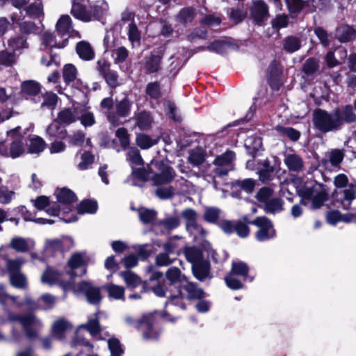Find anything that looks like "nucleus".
Returning <instances> with one entry per match:
<instances>
[{
	"instance_id": "obj_1",
	"label": "nucleus",
	"mask_w": 356,
	"mask_h": 356,
	"mask_svg": "<svg viewBox=\"0 0 356 356\" xmlns=\"http://www.w3.org/2000/svg\"><path fill=\"white\" fill-rule=\"evenodd\" d=\"M291 184L301 197V203L306 205L307 201L311 202L312 209H319L327 200V194L321 184L312 181L304 184L301 178L294 177Z\"/></svg>"
},
{
	"instance_id": "obj_2",
	"label": "nucleus",
	"mask_w": 356,
	"mask_h": 356,
	"mask_svg": "<svg viewBox=\"0 0 356 356\" xmlns=\"http://www.w3.org/2000/svg\"><path fill=\"white\" fill-rule=\"evenodd\" d=\"M156 312L147 313L143 315L140 319H135L130 316L124 318L126 324L142 332L145 339H156L159 332L154 329L156 321Z\"/></svg>"
},
{
	"instance_id": "obj_3",
	"label": "nucleus",
	"mask_w": 356,
	"mask_h": 356,
	"mask_svg": "<svg viewBox=\"0 0 356 356\" xmlns=\"http://www.w3.org/2000/svg\"><path fill=\"white\" fill-rule=\"evenodd\" d=\"M8 320L12 322H19L26 337L31 340L38 337L39 332L43 327L42 321L33 314L18 315L11 313L8 315Z\"/></svg>"
},
{
	"instance_id": "obj_4",
	"label": "nucleus",
	"mask_w": 356,
	"mask_h": 356,
	"mask_svg": "<svg viewBox=\"0 0 356 356\" xmlns=\"http://www.w3.org/2000/svg\"><path fill=\"white\" fill-rule=\"evenodd\" d=\"M204 296L202 289L197 287L195 283L191 282L186 278V280L180 285L178 295L170 296V299L166 302V305L172 304L179 305L181 309H185V305L182 302L184 298L189 300L200 299Z\"/></svg>"
},
{
	"instance_id": "obj_5",
	"label": "nucleus",
	"mask_w": 356,
	"mask_h": 356,
	"mask_svg": "<svg viewBox=\"0 0 356 356\" xmlns=\"http://www.w3.org/2000/svg\"><path fill=\"white\" fill-rule=\"evenodd\" d=\"M337 117L334 111L329 113L322 109H318L313 113L312 122L314 127L323 133L339 130Z\"/></svg>"
},
{
	"instance_id": "obj_6",
	"label": "nucleus",
	"mask_w": 356,
	"mask_h": 356,
	"mask_svg": "<svg viewBox=\"0 0 356 356\" xmlns=\"http://www.w3.org/2000/svg\"><path fill=\"white\" fill-rule=\"evenodd\" d=\"M56 195L58 201L56 205L60 209V215L63 216V220L66 222L76 221L77 218L75 216H67L72 211V204L76 200L74 193L72 191L64 188L57 190Z\"/></svg>"
},
{
	"instance_id": "obj_7",
	"label": "nucleus",
	"mask_w": 356,
	"mask_h": 356,
	"mask_svg": "<svg viewBox=\"0 0 356 356\" xmlns=\"http://www.w3.org/2000/svg\"><path fill=\"white\" fill-rule=\"evenodd\" d=\"M248 271L249 268L245 263L243 261L232 262L231 271L225 278L227 286L234 290L242 288V280H248Z\"/></svg>"
},
{
	"instance_id": "obj_8",
	"label": "nucleus",
	"mask_w": 356,
	"mask_h": 356,
	"mask_svg": "<svg viewBox=\"0 0 356 356\" xmlns=\"http://www.w3.org/2000/svg\"><path fill=\"white\" fill-rule=\"evenodd\" d=\"M132 102L127 95L120 101H116L114 110L106 113L108 121L113 126H118L123 123L122 118L128 117L131 111Z\"/></svg>"
},
{
	"instance_id": "obj_9",
	"label": "nucleus",
	"mask_w": 356,
	"mask_h": 356,
	"mask_svg": "<svg viewBox=\"0 0 356 356\" xmlns=\"http://www.w3.org/2000/svg\"><path fill=\"white\" fill-rule=\"evenodd\" d=\"M257 227L254 237L259 242L267 241L276 236L273 222L265 216L257 217L250 222Z\"/></svg>"
},
{
	"instance_id": "obj_10",
	"label": "nucleus",
	"mask_w": 356,
	"mask_h": 356,
	"mask_svg": "<svg viewBox=\"0 0 356 356\" xmlns=\"http://www.w3.org/2000/svg\"><path fill=\"white\" fill-rule=\"evenodd\" d=\"M235 159V153L232 151H227L218 156L213 161L215 168L213 170V177H222L227 175L232 170V162Z\"/></svg>"
},
{
	"instance_id": "obj_11",
	"label": "nucleus",
	"mask_w": 356,
	"mask_h": 356,
	"mask_svg": "<svg viewBox=\"0 0 356 356\" xmlns=\"http://www.w3.org/2000/svg\"><path fill=\"white\" fill-rule=\"evenodd\" d=\"M334 201L344 210L350 209L352 202L356 198V188L350 184L344 189H335L332 193Z\"/></svg>"
},
{
	"instance_id": "obj_12",
	"label": "nucleus",
	"mask_w": 356,
	"mask_h": 356,
	"mask_svg": "<svg viewBox=\"0 0 356 356\" xmlns=\"http://www.w3.org/2000/svg\"><path fill=\"white\" fill-rule=\"evenodd\" d=\"M155 166L160 172L156 173L152 178L154 185L167 184L175 177V172L169 165L163 162H156L155 163Z\"/></svg>"
},
{
	"instance_id": "obj_13",
	"label": "nucleus",
	"mask_w": 356,
	"mask_h": 356,
	"mask_svg": "<svg viewBox=\"0 0 356 356\" xmlns=\"http://www.w3.org/2000/svg\"><path fill=\"white\" fill-rule=\"evenodd\" d=\"M88 259L84 254H74L68 261V266L72 270V276H82L86 273Z\"/></svg>"
},
{
	"instance_id": "obj_14",
	"label": "nucleus",
	"mask_w": 356,
	"mask_h": 356,
	"mask_svg": "<svg viewBox=\"0 0 356 356\" xmlns=\"http://www.w3.org/2000/svg\"><path fill=\"white\" fill-rule=\"evenodd\" d=\"M72 22L70 16L63 15L60 17L56 24V30L63 37L67 35L65 38V42H68L69 38L80 39L79 33L72 29Z\"/></svg>"
},
{
	"instance_id": "obj_15",
	"label": "nucleus",
	"mask_w": 356,
	"mask_h": 356,
	"mask_svg": "<svg viewBox=\"0 0 356 356\" xmlns=\"http://www.w3.org/2000/svg\"><path fill=\"white\" fill-rule=\"evenodd\" d=\"M63 275L62 273L48 267L43 273L41 277V281L42 283L48 284L49 285L58 284L65 291H66L70 289V283L69 282H63L62 280Z\"/></svg>"
},
{
	"instance_id": "obj_16",
	"label": "nucleus",
	"mask_w": 356,
	"mask_h": 356,
	"mask_svg": "<svg viewBox=\"0 0 356 356\" xmlns=\"http://www.w3.org/2000/svg\"><path fill=\"white\" fill-rule=\"evenodd\" d=\"M78 290L85 294L87 300L90 304H98L102 299L100 289L95 287L87 282H80L78 286Z\"/></svg>"
},
{
	"instance_id": "obj_17",
	"label": "nucleus",
	"mask_w": 356,
	"mask_h": 356,
	"mask_svg": "<svg viewBox=\"0 0 356 356\" xmlns=\"http://www.w3.org/2000/svg\"><path fill=\"white\" fill-rule=\"evenodd\" d=\"M71 13L75 18L83 22L92 20L91 12L86 8V0H72Z\"/></svg>"
},
{
	"instance_id": "obj_18",
	"label": "nucleus",
	"mask_w": 356,
	"mask_h": 356,
	"mask_svg": "<svg viewBox=\"0 0 356 356\" xmlns=\"http://www.w3.org/2000/svg\"><path fill=\"white\" fill-rule=\"evenodd\" d=\"M335 116L337 117L338 126L339 129L345 123H352L356 121V114L354 112L351 105H346L341 108H337L333 110Z\"/></svg>"
},
{
	"instance_id": "obj_19",
	"label": "nucleus",
	"mask_w": 356,
	"mask_h": 356,
	"mask_svg": "<svg viewBox=\"0 0 356 356\" xmlns=\"http://www.w3.org/2000/svg\"><path fill=\"white\" fill-rule=\"evenodd\" d=\"M32 202L36 209L44 210L49 216H58L60 215V209L57 207L56 203L51 204L49 198L46 196H40Z\"/></svg>"
},
{
	"instance_id": "obj_20",
	"label": "nucleus",
	"mask_w": 356,
	"mask_h": 356,
	"mask_svg": "<svg viewBox=\"0 0 356 356\" xmlns=\"http://www.w3.org/2000/svg\"><path fill=\"white\" fill-rule=\"evenodd\" d=\"M35 242L31 238H25L23 237L13 238L8 247L13 249L17 252H27L34 248Z\"/></svg>"
},
{
	"instance_id": "obj_21",
	"label": "nucleus",
	"mask_w": 356,
	"mask_h": 356,
	"mask_svg": "<svg viewBox=\"0 0 356 356\" xmlns=\"http://www.w3.org/2000/svg\"><path fill=\"white\" fill-rule=\"evenodd\" d=\"M186 243L182 237L175 236L169 238L162 245L163 249L167 253L180 254L182 249L184 250Z\"/></svg>"
},
{
	"instance_id": "obj_22",
	"label": "nucleus",
	"mask_w": 356,
	"mask_h": 356,
	"mask_svg": "<svg viewBox=\"0 0 356 356\" xmlns=\"http://www.w3.org/2000/svg\"><path fill=\"white\" fill-rule=\"evenodd\" d=\"M24 152V144L21 140H14L8 150L3 143H0V154L13 159L20 156Z\"/></svg>"
},
{
	"instance_id": "obj_23",
	"label": "nucleus",
	"mask_w": 356,
	"mask_h": 356,
	"mask_svg": "<svg viewBox=\"0 0 356 356\" xmlns=\"http://www.w3.org/2000/svg\"><path fill=\"white\" fill-rule=\"evenodd\" d=\"M79 113H81V110L79 107L63 108L58 113L57 116V120L60 124H72L76 122L79 118Z\"/></svg>"
},
{
	"instance_id": "obj_24",
	"label": "nucleus",
	"mask_w": 356,
	"mask_h": 356,
	"mask_svg": "<svg viewBox=\"0 0 356 356\" xmlns=\"http://www.w3.org/2000/svg\"><path fill=\"white\" fill-rule=\"evenodd\" d=\"M150 177L149 172L144 168L133 170L131 174L125 180V183L131 186H141Z\"/></svg>"
},
{
	"instance_id": "obj_25",
	"label": "nucleus",
	"mask_w": 356,
	"mask_h": 356,
	"mask_svg": "<svg viewBox=\"0 0 356 356\" xmlns=\"http://www.w3.org/2000/svg\"><path fill=\"white\" fill-rule=\"evenodd\" d=\"M251 15L257 23H261L268 17V6L264 1L257 0L253 2Z\"/></svg>"
},
{
	"instance_id": "obj_26",
	"label": "nucleus",
	"mask_w": 356,
	"mask_h": 356,
	"mask_svg": "<svg viewBox=\"0 0 356 356\" xmlns=\"http://www.w3.org/2000/svg\"><path fill=\"white\" fill-rule=\"evenodd\" d=\"M192 272L194 277L202 282L207 278H211L210 273V264L209 262L205 259L197 264L193 265Z\"/></svg>"
},
{
	"instance_id": "obj_27",
	"label": "nucleus",
	"mask_w": 356,
	"mask_h": 356,
	"mask_svg": "<svg viewBox=\"0 0 356 356\" xmlns=\"http://www.w3.org/2000/svg\"><path fill=\"white\" fill-rule=\"evenodd\" d=\"M71 325L64 319H59L55 321L52 325L51 334L54 337L58 340L65 338L66 332L71 328Z\"/></svg>"
},
{
	"instance_id": "obj_28",
	"label": "nucleus",
	"mask_w": 356,
	"mask_h": 356,
	"mask_svg": "<svg viewBox=\"0 0 356 356\" xmlns=\"http://www.w3.org/2000/svg\"><path fill=\"white\" fill-rule=\"evenodd\" d=\"M182 252L184 253L186 260L190 262L192 266L197 264L204 260L202 252L195 247H184Z\"/></svg>"
},
{
	"instance_id": "obj_29",
	"label": "nucleus",
	"mask_w": 356,
	"mask_h": 356,
	"mask_svg": "<svg viewBox=\"0 0 356 356\" xmlns=\"http://www.w3.org/2000/svg\"><path fill=\"white\" fill-rule=\"evenodd\" d=\"M162 56L161 55L152 54L145 58L144 68L147 73H156L161 69V60Z\"/></svg>"
},
{
	"instance_id": "obj_30",
	"label": "nucleus",
	"mask_w": 356,
	"mask_h": 356,
	"mask_svg": "<svg viewBox=\"0 0 356 356\" xmlns=\"http://www.w3.org/2000/svg\"><path fill=\"white\" fill-rule=\"evenodd\" d=\"M58 120L51 123L46 129L47 135L51 138L65 139L67 137L66 130L60 125Z\"/></svg>"
},
{
	"instance_id": "obj_31",
	"label": "nucleus",
	"mask_w": 356,
	"mask_h": 356,
	"mask_svg": "<svg viewBox=\"0 0 356 356\" xmlns=\"http://www.w3.org/2000/svg\"><path fill=\"white\" fill-rule=\"evenodd\" d=\"M344 158V152L339 149H333L325 154V163H329L334 168H339Z\"/></svg>"
},
{
	"instance_id": "obj_32",
	"label": "nucleus",
	"mask_w": 356,
	"mask_h": 356,
	"mask_svg": "<svg viewBox=\"0 0 356 356\" xmlns=\"http://www.w3.org/2000/svg\"><path fill=\"white\" fill-rule=\"evenodd\" d=\"M186 228L190 235L193 237V240L197 243L203 241L207 234V231L202 225H199L197 222L190 225Z\"/></svg>"
},
{
	"instance_id": "obj_33",
	"label": "nucleus",
	"mask_w": 356,
	"mask_h": 356,
	"mask_svg": "<svg viewBox=\"0 0 356 356\" xmlns=\"http://www.w3.org/2000/svg\"><path fill=\"white\" fill-rule=\"evenodd\" d=\"M284 163L290 170L298 172L303 168V161L300 156L289 154L285 156Z\"/></svg>"
},
{
	"instance_id": "obj_34",
	"label": "nucleus",
	"mask_w": 356,
	"mask_h": 356,
	"mask_svg": "<svg viewBox=\"0 0 356 356\" xmlns=\"http://www.w3.org/2000/svg\"><path fill=\"white\" fill-rule=\"evenodd\" d=\"M355 31L350 26H342L337 29L336 36L341 42H348L355 36Z\"/></svg>"
},
{
	"instance_id": "obj_35",
	"label": "nucleus",
	"mask_w": 356,
	"mask_h": 356,
	"mask_svg": "<svg viewBox=\"0 0 356 356\" xmlns=\"http://www.w3.org/2000/svg\"><path fill=\"white\" fill-rule=\"evenodd\" d=\"M165 277L171 284L179 283L181 284L187 278L183 275L177 267H171L165 272Z\"/></svg>"
},
{
	"instance_id": "obj_36",
	"label": "nucleus",
	"mask_w": 356,
	"mask_h": 356,
	"mask_svg": "<svg viewBox=\"0 0 356 356\" xmlns=\"http://www.w3.org/2000/svg\"><path fill=\"white\" fill-rule=\"evenodd\" d=\"M27 145L29 153L40 154L44 149L45 142L42 138L36 136L31 138Z\"/></svg>"
},
{
	"instance_id": "obj_37",
	"label": "nucleus",
	"mask_w": 356,
	"mask_h": 356,
	"mask_svg": "<svg viewBox=\"0 0 356 356\" xmlns=\"http://www.w3.org/2000/svg\"><path fill=\"white\" fill-rule=\"evenodd\" d=\"M108 9V4L104 1H97L90 6L92 20L99 19Z\"/></svg>"
},
{
	"instance_id": "obj_38",
	"label": "nucleus",
	"mask_w": 356,
	"mask_h": 356,
	"mask_svg": "<svg viewBox=\"0 0 356 356\" xmlns=\"http://www.w3.org/2000/svg\"><path fill=\"white\" fill-rule=\"evenodd\" d=\"M119 275L128 287L136 288L141 283L140 277L131 271H122Z\"/></svg>"
},
{
	"instance_id": "obj_39",
	"label": "nucleus",
	"mask_w": 356,
	"mask_h": 356,
	"mask_svg": "<svg viewBox=\"0 0 356 356\" xmlns=\"http://www.w3.org/2000/svg\"><path fill=\"white\" fill-rule=\"evenodd\" d=\"M221 211L216 207L205 208L203 218L209 223L218 224L220 217Z\"/></svg>"
},
{
	"instance_id": "obj_40",
	"label": "nucleus",
	"mask_w": 356,
	"mask_h": 356,
	"mask_svg": "<svg viewBox=\"0 0 356 356\" xmlns=\"http://www.w3.org/2000/svg\"><path fill=\"white\" fill-rule=\"evenodd\" d=\"M40 91V85L34 81H26L22 84V92L29 96H35Z\"/></svg>"
},
{
	"instance_id": "obj_41",
	"label": "nucleus",
	"mask_w": 356,
	"mask_h": 356,
	"mask_svg": "<svg viewBox=\"0 0 356 356\" xmlns=\"http://www.w3.org/2000/svg\"><path fill=\"white\" fill-rule=\"evenodd\" d=\"M127 161L132 168L137 165H143V160L139 151L135 147L129 148L127 153Z\"/></svg>"
},
{
	"instance_id": "obj_42",
	"label": "nucleus",
	"mask_w": 356,
	"mask_h": 356,
	"mask_svg": "<svg viewBox=\"0 0 356 356\" xmlns=\"http://www.w3.org/2000/svg\"><path fill=\"white\" fill-rule=\"evenodd\" d=\"M158 140L152 139L150 136L140 134L136 136V145L143 149H147L157 143Z\"/></svg>"
},
{
	"instance_id": "obj_43",
	"label": "nucleus",
	"mask_w": 356,
	"mask_h": 356,
	"mask_svg": "<svg viewBox=\"0 0 356 356\" xmlns=\"http://www.w3.org/2000/svg\"><path fill=\"white\" fill-rule=\"evenodd\" d=\"M135 118L138 127L143 130L149 128L152 122L150 114L145 111L139 113Z\"/></svg>"
},
{
	"instance_id": "obj_44",
	"label": "nucleus",
	"mask_w": 356,
	"mask_h": 356,
	"mask_svg": "<svg viewBox=\"0 0 356 356\" xmlns=\"http://www.w3.org/2000/svg\"><path fill=\"white\" fill-rule=\"evenodd\" d=\"M127 36L130 42L134 43H140L141 33L138 30L137 25L134 22H131L129 23V25L127 28Z\"/></svg>"
},
{
	"instance_id": "obj_45",
	"label": "nucleus",
	"mask_w": 356,
	"mask_h": 356,
	"mask_svg": "<svg viewBox=\"0 0 356 356\" xmlns=\"http://www.w3.org/2000/svg\"><path fill=\"white\" fill-rule=\"evenodd\" d=\"M106 291L110 298L115 300H124V289L123 286L110 284L106 286Z\"/></svg>"
},
{
	"instance_id": "obj_46",
	"label": "nucleus",
	"mask_w": 356,
	"mask_h": 356,
	"mask_svg": "<svg viewBox=\"0 0 356 356\" xmlns=\"http://www.w3.org/2000/svg\"><path fill=\"white\" fill-rule=\"evenodd\" d=\"M275 129L281 136H286L293 141H297L300 137V131L292 127L277 126Z\"/></svg>"
},
{
	"instance_id": "obj_47",
	"label": "nucleus",
	"mask_w": 356,
	"mask_h": 356,
	"mask_svg": "<svg viewBox=\"0 0 356 356\" xmlns=\"http://www.w3.org/2000/svg\"><path fill=\"white\" fill-rule=\"evenodd\" d=\"M26 15L30 17H39L42 15L43 6L40 0H37L25 8Z\"/></svg>"
},
{
	"instance_id": "obj_48",
	"label": "nucleus",
	"mask_w": 356,
	"mask_h": 356,
	"mask_svg": "<svg viewBox=\"0 0 356 356\" xmlns=\"http://www.w3.org/2000/svg\"><path fill=\"white\" fill-rule=\"evenodd\" d=\"M264 209L267 213H279L284 209L283 201L280 198H273L266 202Z\"/></svg>"
},
{
	"instance_id": "obj_49",
	"label": "nucleus",
	"mask_w": 356,
	"mask_h": 356,
	"mask_svg": "<svg viewBox=\"0 0 356 356\" xmlns=\"http://www.w3.org/2000/svg\"><path fill=\"white\" fill-rule=\"evenodd\" d=\"M319 69V62L314 58L307 59L303 66L302 72L307 76L314 74Z\"/></svg>"
},
{
	"instance_id": "obj_50",
	"label": "nucleus",
	"mask_w": 356,
	"mask_h": 356,
	"mask_svg": "<svg viewBox=\"0 0 356 356\" xmlns=\"http://www.w3.org/2000/svg\"><path fill=\"white\" fill-rule=\"evenodd\" d=\"M180 224L179 220L177 217L166 218L159 222L158 225L162 232L170 231L177 227Z\"/></svg>"
},
{
	"instance_id": "obj_51",
	"label": "nucleus",
	"mask_w": 356,
	"mask_h": 356,
	"mask_svg": "<svg viewBox=\"0 0 356 356\" xmlns=\"http://www.w3.org/2000/svg\"><path fill=\"white\" fill-rule=\"evenodd\" d=\"M97 209V203L93 200H83L78 207V213L80 214L94 213Z\"/></svg>"
},
{
	"instance_id": "obj_52",
	"label": "nucleus",
	"mask_w": 356,
	"mask_h": 356,
	"mask_svg": "<svg viewBox=\"0 0 356 356\" xmlns=\"http://www.w3.org/2000/svg\"><path fill=\"white\" fill-rule=\"evenodd\" d=\"M76 51L82 60H90L95 58V53L91 46H76Z\"/></svg>"
},
{
	"instance_id": "obj_53",
	"label": "nucleus",
	"mask_w": 356,
	"mask_h": 356,
	"mask_svg": "<svg viewBox=\"0 0 356 356\" xmlns=\"http://www.w3.org/2000/svg\"><path fill=\"white\" fill-rule=\"evenodd\" d=\"M64 241L61 239L47 240L45 249L47 251L54 253L56 252H63L64 250Z\"/></svg>"
},
{
	"instance_id": "obj_54",
	"label": "nucleus",
	"mask_w": 356,
	"mask_h": 356,
	"mask_svg": "<svg viewBox=\"0 0 356 356\" xmlns=\"http://www.w3.org/2000/svg\"><path fill=\"white\" fill-rule=\"evenodd\" d=\"M247 218L244 217L243 221L242 220H236V226L234 229V233H236L238 236L241 238H246L249 236L250 230V228L246 223Z\"/></svg>"
},
{
	"instance_id": "obj_55",
	"label": "nucleus",
	"mask_w": 356,
	"mask_h": 356,
	"mask_svg": "<svg viewBox=\"0 0 356 356\" xmlns=\"http://www.w3.org/2000/svg\"><path fill=\"white\" fill-rule=\"evenodd\" d=\"M156 214V212L152 209L145 208L138 209L139 218L144 224L152 222L155 220Z\"/></svg>"
},
{
	"instance_id": "obj_56",
	"label": "nucleus",
	"mask_w": 356,
	"mask_h": 356,
	"mask_svg": "<svg viewBox=\"0 0 356 356\" xmlns=\"http://www.w3.org/2000/svg\"><path fill=\"white\" fill-rule=\"evenodd\" d=\"M11 284L19 289H26L28 285L27 280L24 275L21 272L15 274H11L10 276Z\"/></svg>"
},
{
	"instance_id": "obj_57",
	"label": "nucleus",
	"mask_w": 356,
	"mask_h": 356,
	"mask_svg": "<svg viewBox=\"0 0 356 356\" xmlns=\"http://www.w3.org/2000/svg\"><path fill=\"white\" fill-rule=\"evenodd\" d=\"M115 136L118 139L120 145L123 149L128 147L130 143V135L127 130L124 127L118 128L115 131Z\"/></svg>"
},
{
	"instance_id": "obj_58",
	"label": "nucleus",
	"mask_w": 356,
	"mask_h": 356,
	"mask_svg": "<svg viewBox=\"0 0 356 356\" xmlns=\"http://www.w3.org/2000/svg\"><path fill=\"white\" fill-rule=\"evenodd\" d=\"M146 94L152 99H159L161 97L160 83L157 81L149 83L145 88Z\"/></svg>"
},
{
	"instance_id": "obj_59",
	"label": "nucleus",
	"mask_w": 356,
	"mask_h": 356,
	"mask_svg": "<svg viewBox=\"0 0 356 356\" xmlns=\"http://www.w3.org/2000/svg\"><path fill=\"white\" fill-rule=\"evenodd\" d=\"M81 327L86 328L90 334L95 337H97L102 330L96 317L92 319H89L88 323L82 325Z\"/></svg>"
},
{
	"instance_id": "obj_60",
	"label": "nucleus",
	"mask_w": 356,
	"mask_h": 356,
	"mask_svg": "<svg viewBox=\"0 0 356 356\" xmlns=\"http://www.w3.org/2000/svg\"><path fill=\"white\" fill-rule=\"evenodd\" d=\"M24 263V260L22 258H17L16 259H7L6 261V268L10 274H15L20 273L19 269Z\"/></svg>"
},
{
	"instance_id": "obj_61",
	"label": "nucleus",
	"mask_w": 356,
	"mask_h": 356,
	"mask_svg": "<svg viewBox=\"0 0 356 356\" xmlns=\"http://www.w3.org/2000/svg\"><path fill=\"white\" fill-rule=\"evenodd\" d=\"M42 102L41 103L42 108H48L53 109L57 103V95L53 92H46L42 95Z\"/></svg>"
},
{
	"instance_id": "obj_62",
	"label": "nucleus",
	"mask_w": 356,
	"mask_h": 356,
	"mask_svg": "<svg viewBox=\"0 0 356 356\" xmlns=\"http://www.w3.org/2000/svg\"><path fill=\"white\" fill-rule=\"evenodd\" d=\"M195 16V11L193 8H186L182 9L177 15V20L181 23L192 22Z\"/></svg>"
},
{
	"instance_id": "obj_63",
	"label": "nucleus",
	"mask_w": 356,
	"mask_h": 356,
	"mask_svg": "<svg viewBox=\"0 0 356 356\" xmlns=\"http://www.w3.org/2000/svg\"><path fill=\"white\" fill-rule=\"evenodd\" d=\"M81 161L77 167L81 170H86L94 162L95 156L90 152H84L81 156Z\"/></svg>"
},
{
	"instance_id": "obj_64",
	"label": "nucleus",
	"mask_w": 356,
	"mask_h": 356,
	"mask_svg": "<svg viewBox=\"0 0 356 356\" xmlns=\"http://www.w3.org/2000/svg\"><path fill=\"white\" fill-rule=\"evenodd\" d=\"M108 346L111 351V356H120L123 353L120 341L115 338L108 340Z\"/></svg>"
}]
</instances>
